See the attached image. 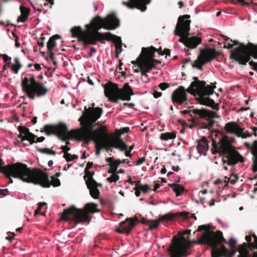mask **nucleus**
Masks as SVG:
<instances>
[{
  "instance_id": "5",
  "label": "nucleus",
  "mask_w": 257,
  "mask_h": 257,
  "mask_svg": "<svg viewBox=\"0 0 257 257\" xmlns=\"http://www.w3.org/2000/svg\"><path fill=\"white\" fill-rule=\"evenodd\" d=\"M212 151L213 154L220 153L224 155L222 158L224 164L233 166L243 161V157L232 146L231 142L226 137H224L219 141V147L213 142Z\"/></svg>"
},
{
  "instance_id": "4",
  "label": "nucleus",
  "mask_w": 257,
  "mask_h": 257,
  "mask_svg": "<svg viewBox=\"0 0 257 257\" xmlns=\"http://www.w3.org/2000/svg\"><path fill=\"white\" fill-rule=\"evenodd\" d=\"M195 80L191 82L187 91L191 94L199 97V103L201 104L211 107L214 109L218 110L219 107L214 101L209 97H204L205 96H209L213 93L215 86L211 85H206V82L204 81L198 80L197 77H194Z\"/></svg>"
},
{
  "instance_id": "42",
  "label": "nucleus",
  "mask_w": 257,
  "mask_h": 257,
  "mask_svg": "<svg viewBox=\"0 0 257 257\" xmlns=\"http://www.w3.org/2000/svg\"><path fill=\"white\" fill-rule=\"evenodd\" d=\"M106 161L110 165L111 170H113V165L115 164V160H113L112 158L110 157L106 159Z\"/></svg>"
},
{
  "instance_id": "10",
  "label": "nucleus",
  "mask_w": 257,
  "mask_h": 257,
  "mask_svg": "<svg viewBox=\"0 0 257 257\" xmlns=\"http://www.w3.org/2000/svg\"><path fill=\"white\" fill-rule=\"evenodd\" d=\"M249 45L247 47L243 43L239 44V46L235 49L234 52L230 51V58L242 65L246 64L250 56L253 57L254 59H257V46L252 44Z\"/></svg>"
},
{
  "instance_id": "24",
  "label": "nucleus",
  "mask_w": 257,
  "mask_h": 257,
  "mask_svg": "<svg viewBox=\"0 0 257 257\" xmlns=\"http://www.w3.org/2000/svg\"><path fill=\"white\" fill-rule=\"evenodd\" d=\"M60 38V37L58 35H54L53 36L51 37L49 39V40L48 42V43H47V46L48 51H50L52 50V49L56 45L55 40Z\"/></svg>"
},
{
  "instance_id": "23",
  "label": "nucleus",
  "mask_w": 257,
  "mask_h": 257,
  "mask_svg": "<svg viewBox=\"0 0 257 257\" xmlns=\"http://www.w3.org/2000/svg\"><path fill=\"white\" fill-rule=\"evenodd\" d=\"M251 153L254 157L252 163V171L253 172H257V141L253 143V149Z\"/></svg>"
},
{
  "instance_id": "6",
  "label": "nucleus",
  "mask_w": 257,
  "mask_h": 257,
  "mask_svg": "<svg viewBox=\"0 0 257 257\" xmlns=\"http://www.w3.org/2000/svg\"><path fill=\"white\" fill-rule=\"evenodd\" d=\"M190 16L185 15L180 17L177 24L174 30V34L179 36L178 41L182 43L184 45L190 49L195 48L201 42V39L197 37L189 38L190 21L187 20Z\"/></svg>"
},
{
  "instance_id": "44",
  "label": "nucleus",
  "mask_w": 257,
  "mask_h": 257,
  "mask_svg": "<svg viewBox=\"0 0 257 257\" xmlns=\"http://www.w3.org/2000/svg\"><path fill=\"white\" fill-rule=\"evenodd\" d=\"M19 131L20 133H21V136L20 137L23 136L22 134H24V136H26L27 134H29L30 133L28 129L23 127L20 128Z\"/></svg>"
},
{
  "instance_id": "46",
  "label": "nucleus",
  "mask_w": 257,
  "mask_h": 257,
  "mask_svg": "<svg viewBox=\"0 0 257 257\" xmlns=\"http://www.w3.org/2000/svg\"><path fill=\"white\" fill-rule=\"evenodd\" d=\"M173 215H172L171 214H165V215H164L163 216H162V219H165V220H171L173 218Z\"/></svg>"
},
{
  "instance_id": "16",
  "label": "nucleus",
  "mask_w": 257,
  "mask_h": 257,
  "mask_svg": "<svg viewBox=\"0 0 257 257\" xmlns=\"http://www.w3.org/2000/svg\"><path fill=\"white\" fill-rule=\"evenodd\" d=\"M193 112L194 114H197L202 118H206L207 122L203 124L202 128H209L213 125L214 120L213 118L216 116V113L214 111H208L204 109H194Z\"/></svg>"
},
{
  "instance_id": "8",
  "label": "nucleus",
  "mask_w": 257,
  "mask_h": 257,
  "mask_svg": "<svg viewBox=\"0 0 257 257\" xmlns=\"http://www.w3.org/2000/svg\"><path fill=\"white\" fill-rule=\"evenodd\" d=\"M103 88L105 96L114 103H118V99L130 100L131 96L134 94L128 83L124 84L122 89H119L116 84L108 82L103 85Z\"/></svg>"
},
{
  "instance_id": "20",
  "label": "nucleus",
  "mask_w": 257,
  "mask_h": 257,
  "mask_svg": "<svg viewBox=\"0 0 257 257\" xmlns=\"http://www.w3.org/2000/svg\"><path fill=\"white\" fill-rule=\"evenodd\" d=\"M87 185L90 190L91 196L94 198H97L99 194V191L97 187L101 185L97 184L93 180H89L87 182Z\"/></svg>"
},
{
  "instance_id": "29",
  "label": "nucleus",
  "mask_w": 257,
  "mask_h": 257,
  "mask_svg": "<svg viewBox=\"0 0 257 257\" xmlns=\"http://www.w3.org/2000/svg\"><path fill=\"white\" fill-rule=\"evenodd\" d=\"M176 136L173 133H166L164 134H161L160 136V139L164 141H168L175 138Z\"/></svg>"
},
{
  "instance_id": "34",
  "label": "nucleus",
  "mask_w": 257,
  "mask_h": 257,
  "mask_svg": "<svg viewBox=\"0 0 257 257\" xmlns=\"http://www.w3.org/2000/svg\"><path fill=\"white\" fill-rule=\"evenodd\" d=\"M64 157L66 159L67 162L72 161L78 158V157L76 155H71L67 152H65L64 153Z\"/></svg>"
},
{
  "instance_id": "35",
  "label": "nucleus",
  "mask_w": 257,
  "mask_h": 257,
  "mask_svg": "<svg viewBox=\"0 0 257 257\" xmlns=\"http://www.w3.org/2000/svg\"><path fill=\"white\" fill-rule=\"evenodd\" d=\"M126 160L123 159L122 160H115V164L113 165V171H116L118 166L120 165L121 164H124L125 163H128V162H126Z\"/></svg>"
},
{
  "instance_id": "26",
  "label": "nucleus",
  "mask_w": 257,
  "mask_h": 257,
  "mask_svg": "<svg viewBox=\"0 0 257 257\" xmlns=\"http://www.w3.org/2000/svg\"><path fill=\"white\" fill-rule=\"evenodd\" d=\"M142 222L145 224H148L149 225V228L150 229L157 227L160 224L159 220H151L148 219L145 220L144 219H143Z\"/></svg>"
},
{
  "instance_id": "62",
  "label": "nucleus",
  "mask_w": 257,
  "mask_h": 257,
  "mask_svg": "<svg viewBox=\"0 0 257 257\" xmlns=\"http://www.w3.org/2000/svg\"><path fill=\"white\" fill-rule=\"evenodd\" d=\"M35 68L37 70H40L41 69V67L39 64H36L35 65Z\"/></svg>"
},
{
  "instance_id": "53",
  "label": "nucleus",
  "mask_w": 257,
  "mask_h": 257,
  "mask_svg": "<svg viewBox=\"0 0 257 257\" xmlns=\"http://www.w3.org/2000/svg\"><path fill=\"white\" fill-rule=\"evenodd\" d=\"M96 49L94 47H91L90 49V53L89 54V56L91 57H92L93 53H96Z\"/></svg>"
},
{
  "instance_id": "40",
  "label": "nucleus",
  "mask_w": 257,
  "mask_h": 257,
  "mask_svg": "<svg viewBox=\"0 0 257 257\" xmlns=\"http://www.w3.org/2000/svg\"><path fill=\"white\" fill-rule=\"evenodd\" d=\"M0 56L3 57L4 61L6 64L10 65L11 63L12 59L7 54H0Z\"/></svg>"
},
{
  "instance_id": "38",
  "label": "nucleus",
  "mask_w": 257,
  "mask_h": 257,
  "mask_svg": "<svg viewBox=\"0 0 257 257\" xmlns=\"http://www.w3.org/2000/svg\"><path fill=\"white\" fill-rule=\"evenodd\" d=\"M228 179L231 184H235L238 179V177L236 174H232Z\"/></svg>"
},
{
  "instance_id": "47",
  "label": "nucleus",
  "mask_w": 257,
  "mask_h": 257,
  "mask_svg": "<svg viewBox=\"0 0 257 257\" xmlns=\"http://www.w3.org/2000/svg\"><path fill=\"white\" fill-rule=\"evenodd\" d=\"M12 35L16 38V39H15V45H16V46L17 47H19L20 46L21 44L18 42L19 37L14 32H12Z\"/></svg>"
},
{
  "instance_id": "17",
  "label": "nucleus",
  "mask_w": 257,
  "mask_h": 257,
  "mask_svg": "<svg viewBox=\"0 0 257 257\" xmlns=\"http://www.w3.org/2000/svg\"><path fill=\"white\" fill-rule=\"evenodd\" d=\"M150 2L151 0H128V2H122V5L129 9L137 8L142 12H144L147 9L146 5Z\"/></svg>"
},
{
  "instance_id": "31",
  "label": "nucleus",
  "mask_w": 257,
  "mask_h": 257,
  "mask_svg": "<svg viewBox=\"0 0 257 257\" xmlns=\"http://www.w3.org/2000/svg\"><path fill=\"white\" fill-rule=\"evenodd\" d=\"M14 61L16 62V65L13 64L12 66V69L16 74H17L19 69L22 67V65L19 62V60L18 58H15Z\"/></svg>"
},
{
  "instance_id": "27",
  "label": "nucleus",
  "mask_w": 257,
  "mask_h": 257,
  "mask_svg": "<svg viewBox=\"0 0 257 257\" xmlns=\"http://www.w3.org/2000/svg\"><path fill=\"white\" fill-rule=\"evenodd\" d=\"M170 186L173 187V191L176 193L177 196L180 195L183 191V188L180 184L176 183L169 184Z\"/></svg>"
},
{
  "instance_id": "12",
  "label": "nucleus",
  "mask_w": 257,
  "mask_h": 257,
  "mask_svg": "<svg viewBox=\"0 0 257 257\" xmlns=\"http://www.w3.org/2000/svg\"><path fill=\"white\" fill-rule=\"evenodd\" d=\"M44 128L47 136L52 134L56 135L60 140L63 141L75 139L76 135L73 133L78 131V130H73L68 132L67 125L64 123H60L57 125H46Z\"/></svg>"
},
{
  "instance_id": "43",
  "label": "nucleus",
  "mask_w": 257,
  "mask_h": 257,
  "mask_svg": "<svg viewBox=\"0 0 257 257\" xmlns=\"http://www.w3.org/2000/svg\"><path fill=\"white\" fill-rule=\"evenodd\" d=\"M47 205V203L46 202H40L38 203V209L35 211V215H37L40 209H41V208L44 206H45Z\"/></svg>"
},
{
  "instance_id": "39",
  "label": "nucleus",
  "mask_w": 257,
  "mask_h": 257,
  "mask_svg": "<svg viewBox=\"0 0 257 257\" xmlns=\"http://www.w3.org/2000/svg\"><path fill=\"white\" fill-rule=\"evenodd\" d=\"M150 189V186L148 184L142 185L140 184V190H141L143 193H146Z\"/></svg>"
},
{
  "instance_id": "61",
  "label": "nucleus",
  "mask_w": 257,
  "mask_h": 257,
  "mask_svg": "<svg viewBox=\"0 0 257 257\" xmlns=\"http://www.w3.org/2000/svg\"><path fill=\"white\" fill-rule=\"evenodd\" d=\"M121 49L120 50H118L117 51L116 50V52H115V56H116V57H118V55L121 53Z\"/></svg>"
},
{
  "instance_id": "15",
  "label": "nucleus",
  "mask_w": 257,
  "mask_h": 257,
  "mask_svg": "<svg viewBox=\"0 0 257 257\" xmlns=\"http://www.w3.org/2000/svg\"><path fill=\"white\" fill-rule=\"evenodd\" d=\"M225 130L230 133L235 135L238 137L245 139L247 137L251 136V134H249L247 131L240 126L234 121L227 123L225 126Z\"/></svg>"
},
{
  "instance_id": "33",
  "label": "nucleus",
  "mask_w": 257,
  "mask_h": 257,
  "mask_svg": "<svg viewBox=\"0 0 257 257\" xmlns=\"http://www.w3.org/2000/svg\"><path fill=\"white\" fill-rule=\"evenodd\" d=\"M38 151H39V152H40L41 153H42L44 154H46L48 155H55L56 154V152L54 151H53L51 149H49L47 148L40 149H39Z\"/></svg>"
},
{
  "instance_id": "2",
  "label": "nucleus",
  "mask_w": 257,
  "mask_h": 257,
  "mask_svg": "<svg viewBox=\"0 0 257 257\" xmlns=\"http://www.w3.org/2000/svg\"><path fill=\"white\" fill-rule=\"evenodd\" d=\"M91 30L83 32L80 26L74 27L71 29L72 36L77 38L78 41L83 42L84 45H95L97 42L103 40H112L115 44V50H120L122 42L119 37L112 35L109 32L100 33L98 31L103 28L104 29L114 30L119 26V20L114 13L108 15L105 19L97 16L91 21Z\"/></svg>"
},
{
  "instance_id": "37",
  "label": "nucleus",
  "mask_w": 257,
  "mask_h": 257,
  "mask_svg": "<svg viewBox=\"0 0 257 257\" xmlns=\"http://www.w3.org/2000/svg\"><path fill=\"white\" fill-rule=\"evenodd\" d=\"M20 10L21 15L25 16L26 17L28 18L29 15V10L23 6H21Z\"/></svg>"
},
{
  "instance_id": "63",
  "label": "nucleus",
  "mask_w": 257,
  "mask_h": 257,
  "mask_svg": "<svg viewBox=\"0 0 257 257\" xmlns=\"http://www.w3.org/2000/svg\"><path fill=\"white\" fill-rule=\"evenodd\" d=\"M125 155L126 156V157H131V151H126L125 153Z\"/></svg>"
},
{
  "instance_id": "21",
  "label": "nucleus",
  "mask_w": 257,
  "mask_h": 257,
  "mask_svg": "<svg viewBox=\"0 0 257 257\" xmlns=\"http://www.w3.org/2000/svg\"><path fill=\"white\" fill-rule=\"evenodd\" d=\"M191 230H186L183 231H179L178 233V235L179 236V238H178L177 236L174 235L171 241H191L190 240H188L189 235L190 234ZM192 241H195L194 240H192Z\"/></svg>"
},
{
  "instance_id": "1",
  "label": "nucleus",
  "mask_w": 257,
  "mask_h": 257,
  "mask_svg": "<svg viewBox=\"0 0 257 257\" xmlns=\"http://www.w3.org/2000/svg\"><path fill=\"white\" fill-rule=\"evenodd\" d=\"M83 113L84 120L81 122V128L78 132L73 133L76 135L75 140L83 141L87 143L90 141L94 142L96 148L95 154L97 156L100 154L102 149H109L114 148L120 151L126 150L127 145L120 137L111 135L108 138L106 126H101L93 130L94 125L93 123L101 116L102 113V108H87L85 107Z\"/></svg>"
},
{
  "instance_id": "3",
  "label": "nucleus",
  "mask_w": 257,
  "mask_h": 257,
  "mask_svg": "<svg viewBox=\"0 0 257 257\" xmlns=\"http://www.w3.org/2000/svg\"><path fill=\"white\" fill-rule=\"evenodd\" d=\"M223 242H171L168 249L170 257H187L191 254L190 249L192 243L206 244L211 247V257H233L237 249L235 245L237 242H225L229 248Z\"/></svg>"
},
{
  "instance_id": "32",
  "label": "nucleus",
  "mask_w": 257,
  "mask_h": 257,
  "mask_svg": "<svg viewBox=\"0 0 257 257\" xmlns=\"http://www.w3.org/2000/svg\"><path fill=\"white\" fill-rule=\"evenodd\" d=\"M255 243V244L252 243V242H247L245 243L243 242V244H245V246L246 247L247 250L248 252L249 253V250H252L253 249H257V242H253Z\"/></svg>"
},
{
  "instance_id": "36",
  "label": "nucleus",
  "mask_w": 257,
  "mask_h": 257,
  "mask_svg": "<svg viewBox=\"0 0 257 257\" xmlns=\"http://www.w3.org/2000/svg\"><path fill=\"white\" fill-rule=\"evenodd\" d=\"M231 42H233V43H231L230 42H225L224 43V47L227 49H231L233 47L234 45H236L239 44V42L237 41H232V40H230Z\"/></svg>"
},
{
  "instance_id": "7",
  "label": "nucleus",
  "mask_w": 257,
  "mask_h": 257,
  "mask_svg": "<svg viewBox=\"0 0 257 257\" xmlns=\"http://www.w3.org/2000/svg\"><path fill=\"white\" fill-rule=\"evenodd\" d=\"M97 205L93 203H88L85 205V209H77L74 206L65 209L61 214V219L67 221L70 219L69 215L75 222L76 224L89 223L91 218L88 216L87 212L95 213L99 211L96 209Z\"/></svg>"
},
{
  "instance_id": "56",
  "label": "nucleus",
  "mask_w": 257,
  "mask_h": 257,
  "mask_svg": "<svg viewBox=\"0 0 257 257\" xmlns=\"http://www.w3.org/2000/svg\"><path fill=\"white\" fill-rule=\"evenodd\" d=\"M249 64L250 65H253V69L254 70H256L257 69V63H253V62L250 61V62H249Z\"/></svg>"
},
{
  "instance_id": "19",
  "label": "nucleus",
  "mask_w": 257,
  "mask_h": 257,
  "mask_svg": "<svg viewBox=\"0 0 257 257\" xmlns=\"http://www.w3.org/2000/svg\"><path fill=\"white\" fill-rule=\"evenodd\" d=\"M135 225V220L127 218L125 221L119 223V227L116 229V231L120 233L128 234Z\"/></svg>"
},
{
  "instance_id": "55",
  "label": "nucleus",
  "mask_w": 257,
  "mask_h": 257,
  "mask_svg": "<svg viewBox=\"0 0 257 257\" xmlns=\"http://www.w3.org/2000/svg\"><path fill=\"white\" fill-rule=\"evenodd\" d=\"M140 184L139 183V182H136V186L134 188V190L135 191H137V190H140Z\"/></svg>"
},
{
  "instance_id": "51",
  "label": "nucleus",
  "mask_w": 257,
  "mask_h": 257,
  "mask_svg": "<svg viewBox=\"0 0 257 257\" xmlns=\"http://www.w3.org/2000/svg\"><path fill=\"white\" fill-rule=\"evenodd\" d=\"M153 95L155 98H157L161 96L162 93L158 91H155L153 93Z\"/></svg>"
},
{
  "instance_id": "9",
  "label": "nucleus",
  "mask_w": 257,
  "mask_h": 257,
  "mask_svg": "<svg viewBox=\"0 0 257 257\" xmlns=\"http://www.w3.org/2000/svg\"><path fill=\"white\" fill-rule=\"evenodd\" d=\"M157 51V49L154 47L143 48L140 56L137 59L140 71L142 75L144 77L142 78V80L144 82H148L144 78L147 77V73H149L155 67L154 62H158L157 60L154 59L155 52Z\"/></svg>"
},
{
  "instance_id": "25",
  "label": "nucleus",
  "mask_w": 257,
  "mask_h": 257,
  "mask_svg": "<svg viewBox=\"0 0 257 257\" xmlns=\"http://www.w3.org/2000/svg\"><path fill=\"white\" fill-rule=\"evenodd\" d=\"M238 250L239 252L238 257H250V255L248 252L245 244H242L240 245Z\"/></svg>"
},
{
  "instance_id": "14",
  "label": "nucleus",
  "mask_w": 257,
  "mask_h": 257,
  "mask_svg": "<svg viewBox=\"0 0 257 257\" xmlns=\"http://www.w3.org/2000/svg\"><path fill=\"white\" fill-rule=\"evenodd\" d=\"M213 51L205 49L201 51L197 59L193 62L192 66L199 70H202L203 65L210 62L214 58Z\"/></svg>"
},
{
  "instance_id": "45",
  "label": "nucleus",
  "mask_w": 257,
  "mask_h": 257,
  "mask_svg": "<svg viewBox=\"0 0 257 257\" xmlns=\"http://www.w3.org/2000/svg\"><path fill=\"white\" fill-rule=\"evenodd\" d=\"M28 18L26 17L25 16L21 15L20 16H19L18 18V22H25Z\"/></svg>"
},
{
  "instance_id": "28",
  "label": "nucleus",
  "mask_w": 257,
  "mask_h": 257,
  "mask_svg": "<svg viewBox=\"0 0 257 257\" xmlns=\"http://www.w3.org/2000/svg\"><path fill=\"white\" fill-rule=\"evenodd\" d=\"M21 139L22 142L24 141H28L30 144H32L34 142L36 136L31 133L27 134L26 136L19 137Z\"/></svg>"
},
{
  "instance_id": "48",
  "label": "nucleus",
  "mask_w": 257,
  "mask_h": 257,
  "mask_svg": "<svg viewBox=\"0 0 257 257\" xmlns=\"http://www.w3.org/2000/svg\"><path fill=\"white\" fill-rule=\"evenodd\" d=\"M159 87L162 90H165L169 87V85L166 83H162L159 85Z\"/></svg>"
},
{
  "instance_id": "57",
  "label": "nucleus",
  "mask_w": 257,
  "mask_h": 257,
  "mask_svg": "<svg viewBox=\"0 0 257 257\" xmlns=\"http://www.w3.org/2000/svg\"><path fill=\"white\" fill-rule=\"evenodd\" d=\"M45 140V138L43 137H41L37 138L36 142H42Z\"/></svg>"
},
{
  "instance_id": "59",
  "label": "nucleus",
  "mask_w": 257,
  "mask_h": 257,
  "mask_svg": "<svg viewBox=\"0 0 257 257\" xmlns=\"http://www.w3.org/2000/svg\"><path fill=\"white\" fill-rule=\"evenodd\" d=\"M194 109H192V110H185L183 111H182V112H183V113H184V114L189 113H190V112H193V113H194V112H193V110H194Z\"/></svg>"
},
{
  "instance_id": "30",
  "label": "nucleus",
  "mask_w": 257,
  "mask_h": 257,
  "mask_svg": "<svg viewBox=\"0 0 257 257\" xmlns=\"http://www.w3.org/2000/svg\"><path fill=\"white\" fill-rule=\"evenodd\" d=\"M111 172L112 174L109 177L107 178V180L110 183L115 182L119 179V177L116 174V171H113V170H111Z\"/></svg>"
},
{
  "instance_id": "18",
  "label": "nucleus",
  "mask_w": 257,
  "mask_h": 257,
  "mask_svg": "<svg viewBox=\"0 0 257 257\" xmlns=\"http://www.w3.org/2000/svg\"><path fill=\"white\" fill-rule=\"evenodd\" d=\"M171 98L173 102H176L179 104H182L184 101L187 100L185 87L180 86L175 90L172 93Z\"/></svg>"
},
{
  "instance_id": "60",
  "label": "nucleus",
  "mask_w": 257,
  "mask_h": 257,
  "mask_svg": "<svg viewBox=\"0 0 257 257\" xmlns=\"http://www.w3.org/2000/svg\"><path fill=\"white\" fill-rule=\"evenodd\" d=\"M172 170L175 172H177L179 170V166H173Z\"/></svg>"
},
{
  "instance_id": "11",
  "label": "nucleus",
  "mask_w": 257,
  "mask_h": 257,
  "mask_svg": "<svg viewBox=\"0 0 257 257\" xmlns=\"http://www.w3.org/2000/svg\"><path fill=\"white\" fill-rule=\"evenodd\" d=\"M23 91L25 92L28 97L34 99L36 96L40 97L45 95L48 90L42 83L35 81L34 77L30 79L25 77L22 82Z\"/></svg>"
},
{
  "instance_id": "58",
  "label": "nucleus",
  "mask_w": 257,
  "mask_h": 257,
  "mask_svg": "<svg viewBox=\"0 0 257 257\" xmlns=\"http://www.w3.org/2000/svg\"><path fill=\"white\" fill-rule=\"evenodd\" d=\"M123 105H125V106H128L129 107H133L135 106V104L132 103H126L125 102V103H123Z\"/></svg>"
},
{
  "instance_id": "52",
  "label": "nucleus",
  "mask_w": 257,
  "mask_h": 257,
  "mask_svg": "<svg viewBox=\"0 0 257 257\" xmlns=\"http://www.w3.org/2000/svg\"><path fill=\"white\" fill-rule=\"evenodd\" d=\"M145 158L144 157L140 158L137 163V165H140L142 164L145 162Z\"/></svg>"
},
{
  "instance_id": "41",
  "label": "nucleus",
  "mask_w": 257,
  "mask_h": 257,
  "mask_svg": "<svg viewBox=\"0 0 257 257\" xmlns=\"http://www.w3.org/2000/svg\"><path fill=\"white\" fill-rule=\"evenodd\" d=\"M60 181L58 179L55 178L54 177H52V185L54 187H58L60 185Z\"/></svg>"
},
{
  "instance_id": "64",
  "label": "nucleus",
  "mask_w": 257,
  "mask_h": 257,
  "mask_svg": "<svg viewBox=\"0 0 257 257\" xmlns=\"http://www.w3.org/2000/svg\"><path fill=\"white\" fill-rule=\"evenodd\" d=\"M6 239H8V240H9L10 241H11L13 239H14V237L13 236H10V235H9V236H7L6 237Z\"/></svg>"
},
{
  "instance_id": "22",
  "label": "nucleus",
  "mask_w": 257,
  "mask_h": 257,
  "mask_svg": "<svg viewBox=\"0 0 257 257\" xmlns=\"http://www.w3.org/2000/svg\"><path fill=\"white\" fill-rule=\"evenodd\" d=\"M198 152L200 154L205 155L208 150V146L205 140H202L197 142L196 147Z\"/></svg>"
},
{
  "instance_id": "49",
  "label": "nucleus",
  "mask_w": 257,
  "mask_h": 257,
  "mask_svg": "<svg viewBox=\"0 0 257 257\" xmlns=\"http://www.w3.org/2000/svg\"><path fill=\"white\" fill-rule=\"evenodd\" d=\"M70 144L69 142H66V146H62L61 147L62 150L64 152V153L65 152H67L70 150V148H69L67 145H68Z\"/></svg>"
},
{
  "instance_id": "13",
  "label": "nucleus",
  "mask_w": 257,
  "mask_h": 257,
  "mask_svg": "<svg viewBox=\"0 0 257 257\" xmlns=\"http://www.w3.org/2000/svg\"><path fill=\"white\" fill-rule=\"evenodd\" d=\"M197 230L201 232V237L203 239L198 241H226L221 231H212L209 224L199 226Z\"/></svg>"
},
{
  "instance_id": "50",
  "label": "nucleus",
  "mask_w": 257,
  "mask_h": 257,
  "mask_svg": "<svg viewBox=\"0 0 257 257\" xmlns=\"http://www.w3.org/2000/svg\"><path fill=\"white\" fill-rule=\"evenodd\" d=\"M8 194V190L6 189H0V195L2 196H5Z\"/></svg>"
},
{
  "instance_id": "54",
  "label": "nucleus",
  "mask_w": 257,
  "mask_h": 257,
  "mask_svg": "<svg viewBox=\"0 0 257 257\" xmlns=\"http://www.w3.org/2000/svg\"><path fill=\"white\" fill-rule=\"evenodd\" d=\"M188 214L189 213L186 212H182L180 213V215L186 218H187L188 217Z\"/></svg>"
}]
</instances>
